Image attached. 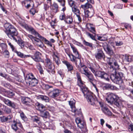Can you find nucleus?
I'll return each instance as SVG.
<instances>
[{"mask_svg":"<svg viewBox=\"0 0 133 133\" xmlns=\"http://www.w3.org/2000/svg\"><path fill=\"white\" fill-rule=\"evenodd\" d=\"M1 99L8 106L10 105V103L11 101L9 100L8 99L5 98L3 97H1Z\"/></svg>","mask_w":133,"mask_h":133,"instance_id":"obj_41","label":"nucleus"},{"mask_svg":"<svg viewBox=\"0 0 133 133\" xmlns=\"http://www.w3.org/2000/svg\"><path fill=\"white\" fill-rule=\"evenodd\" d=\"M46 67L48 69V71L51 74H54L55 73V71L54 70V68L52 64V63L46 64Z\"/></svg>","mask_w":133,"mask_h":133,"instance_id":"obj_18","label":"nucleus"},{"mask_svg":"<svg viewBox=\"0 0 133 133\" xmlns=\"http://www.w3.org/2000/svg\"><path fill=\"white\" fill-rule=\"evenodd\" d=\"M10 103V105H9V106L14 108L16 107V104L14 102L11 101Z\"/></svg>","mask_w":133,"mask_h":133,"instance_id":"obj_58","label":"nucleus"},{"mask_svg":"<svg viewBox=\"0 0 133 133\" xmlns=\"http://www.w3.org/2000/svg\"><path fill=\"white\" fill-rule=\"evenodd\" d=\"M31 81L28 82L30 85L32 87H34L37 84L38 81L36 78L34 79Z\"/></svg>","mask_w":133,"mask_h":133,"instance_id":"obj_30","label":"nucleus"},{"mask_svg":"<svg viewBox=\"0 0 133 133\" xmlns=\"http://www.w3.org/2000/svg\"><path fill=\"white\" fill-rule=\"evenodd\" d=\"M127 84L129 85L128 89L126 90L127 91L128 90L130 92L131 89L133 90V82L131 80H128L127 81Z\"/></svg>","mask_w":133,"mask_h":133,"instance_id":"obj_29","label":"nucleus"},{"mask_svg":"<svg viewBox=\"0 0 133 133\" xmlns=\"http://www.w3.org/2000/svg\"><path fill=\"white\" fill-rule=\"evenodd\" d=\"M99 104L101 108V109L102 111L105 115L108 116L112 115V113L109 109L106 107L105 104L102 102H99Z\"/></svg>","mask_w":133,"mask_h":133,"instance_id":"obj_9","label":"nucleus"},{"mask_svg":"<svg viewBox=\"0 0 133 133\" xmlns=\"http://www.w3.org/2000/svg\"><path fill=\"white\" fill-rule=\"evenodd\" d=\"M92 5L88 2H87L84 5H82L81 6V8L85 10L87 9L92 8Z\"/></svg>","mask_w":133,"mask_h":133,"instance_id":"obj_33","label":"nucleus"},{"mask_svg":"<svg viewBox=\"0 0 133 133\" xmlns=\"http://www.w3.org/2000/svg\"><path fill=\"white\" fill-rule=\"evenodd\" d=\"M15 51L14 52L16 53L18 56L21 58H24V55L23 53L17 51L16 50H15Z\"/></svg>","mask_w":133,"mask_h":133,"instance_id":"obj_44","label":"nucleus"},{"mask_svg":"<svg viewBox=\"0 0 133 133\" xmlns=\"http://www.w3.org/2000/svg\"><path fill=\"white\" fill-rule=\"evenodd\" d=\"M114 64L115 66V68H114V70H115V71H116V70H117L119 69V66L118 63L115 61H114Z\"/></svg>","mask_w":133,"mask_h":133,"instance_id":"obj_49","label":"nucleus"},{"mask_svg":"<svg viewBox=\"0 0 133 133\" xmlns=\"http://www.w3.org/2000/svg\"><path fill=\"white\" fill-rule=\"evenodd\" d=\"M3 54L6 57H8L9 56V53L8 50L5 49L4 50V51L3 52Z\"/></svg>","mask_w":133,"mask_h":133,"instance_id":"obj_54","label":"nucleus"},{"mask_svg":"<svg viewBox=\"0 0 133 133\" xmlns=\"http://www.w3.org/2000/svg\"><path fill=\"white\" fill-rule=\"evenodd\" d=\"M68 55L70 58V60L72 62H74L75 64H78L80 65H81V59L79 55L75 56L72 54H68Z\"/></svg>","mask_w":133,"mask_h":133,"instance_id":"obj_8","label":"nucleus"},{"mask_svg":"<svg viewBox=\"0 0 133 133\" xmlns=\"http://www.w3.org/2000/svg\"><path fill=\"white\" fill-rule=\"evenodd\" d=\"M73 12H74L75 14L80 13V11L78 9L77 6L75 5L71 7Z\"/></svg>","mask_w":133,"mask_h":133,"instance_id":"obj_39","label":"nucleus"},{"mask_svg":"<svg viewBox=\"0 0 133 133\" xmlns=\"http://www.w3.org/2000/svg\"><path fill=\"white\" fill-rule=\"evenodd\" d=\"M36 105L40 111H43V110H45V107L43 105L38 102H37L36 104Z\"/></svg>","mask_w":133,"mask_h":133,"instance_id":"obj_36","label":"nucleus"},{"mask_svg":"<svg viewBox=\"0 0 133 133\" xmlns=\"http://www.w3.org/2000/svg\"><path fill=\"white\" fill-rule=\"evenodd\" d=\"M68 3L71 7L75 5V1L72 0H68Z\"/></svg>","mask_w":133,"mask_h":133,"instance_id":"obj_46","label":"nucleus"},{"mask_svg":"<svg viewBox=\"0 0 133 133\" xmlns=\"http://www.w3.org/2000/svg\"><path fill=\"white\" fill-rule=\"evenodd\" d=\"M123 75L121 71H115V74H111L110 78L111 80L114 83L118 84H121L122 82V78Z\"/></svg>","mask_w":133,"mask_h":133,"instance_id":"obj_4","label":"nucleus"},{"mask_svg":"<svg viewBox=\"0 0 133 133\" xmlns=\"http://www.w3.org/2000/svg\"><path fill=\"white\" fill-rule=\"evenodd\" d=\"M28 37L32 41H34L36 40L37 37H35L33 36L32 35H28Z\"/></svg>","mask_w":133,"mask_h":133,"instance_id":"obj_59","label":"nucleus"},{"mask_svg":"<svg viewBox=\"0 0 133 133\" xmlns=\"http://www.w3.org/2000/svg\"><path fill=\"white\" fill-rule=\"evenodd\" d=\"M8 45L12 49V51L14 52L15 51V50H16V49L14 47L13 45L10 42L8 43Z\"/></svg>","mask_w":133,"mask_h":133,"instance_id":"obj_57","label":"nucleus"},{"mask_svg":"<svg viewBox=\"0 0 133 133\" xmlns=\"http://www.w3.org/2000/svg\"><path fill=\"white\" fill-rule=\"evenodd\" d=\"M21 101L23 104L27 106L30 107L31 106V104L30 103L31 101L30 98L25 97H22Z\"/></svg>","mask_w":133,"mask_h":133,"instance_id":"obj_13","label":"nucleus"},{"mask_svg":"<svg viewBox=\"0 0 133 133\" xmlns=\"http://www.w3.org/2000/svg\"><path fill=\"white\" fill-rule=\"evenodd\" d=\"M20 116L21 118L24 121L26 119V117L24 114V113L22 112L20 114Z\"/></svg>","mask_w":133,"mask_h":133,"instance_id":"obj_55","label":"nucleus"},{"mask_svg":"<svg viewBox=\"0 0 133 133\" xmlns=\"http://www.w3.org/2000/svg\"><path fill=\"white\" fill-rule=\"evenodd\" d=\"M75 121L78 127L82 129L84 127L85 123L83 121H81L80 118H77L75 119Z\"/></svg>","mask_w":133,"mask_h":133,"instance_id":"obj_16","label":"nucleus"},{"mask_svg":"<svg viewBox=\"0 0 133 133\" xmlns=\"http://www.w3.org/2000/svg\"><path fill=\"white\" fill-rule=\"evenodd\" d=\"M12 117L10 115H9L6 117L3 116L1 117V119L2 122H5L9 120Z\"/></svg>","mask_w":133,"mask_h":133,"instance_id":"obj_35","label":"nucleus"},{"mask_svg":"<svg viewBox=\"0 0 133 133\" xmlns=\"http://www.w3.org/2000/svg\"><path fill=\"white\" fill-rule=\"evenodd\" d=\"M86 26L88 30L92 33L93 34L96 35V31L95 28L93 27V24L90 23H87Z\"/></svg>","mask_w":133,"mask_h":133,"instance_id":"obj_14","label":"nucleus"},{"mask_svg":"<svg viewBox=\"0 0 133 133\" xmlns=\"http://www.w3.org/2000/svg\"><path fill=\"white\" fill-rule=\"evenodd\" d=\"M37 67L40 71V73H42L43 71V70L41 64L39 63L37 64Z\"/></svg>","mask_w":133,"mask_h":133,"instance_id":"obj_52","label":"nucleus"},{"mask_svg":"<svg viewBox=\"0 0 133 133\" xmlns=\"http://www.w3.org/2000/svg\"><path fill=\"white\" fill-rule=\"evenodd\" d=\"M133 59V56L126 55L123 61L125 62H130Z\"/></svg>","mask_w":133,"mask_h":133,"instance_id":"obj_28","label":"nucleus"},{"mask_svg":"<svg viewBox=\"0 0 133 133\" xmlns=\"http://www.w3.org/2000/svg\"><path fill=\"white\" fill-rule=\"evenodd\" d=\"M51 4H49L47 2H46V3H44V10L46 11L48 10L50 7V6H51Z\"/></svg>","mask_w":133,"mask_h":133,"instance_id":"obj_43","label":"nucleus"},{"mask_svg":"<svg viewBox=\"0 0 133 133\" xmlns=\"http://www.w3.org/2000/svg\"><path fill=\"white\" fill-rule=\"evenodd\" d=\"M85 75L88 78L89 81L92 83L94 80V76L90 72H88Z\"/></svg>","mask_w":133,"mask_h":133,"instance_id":"obj_26","label":"nucleus"},{"mask_svg":"<svg viewBox=\"0 0 133 133\" xmlns=\"http://www.w3.org/2000/svg\"><path fill=\"white\" fill-rule=\"evenodd\" d=\"M128 130L129 132L133 133V124H130L128 125Z\"/></svg>","mask_w":133,"mask_h":133,"instance_id":"obj_48","label":"nucleus"},{"mask_svg":"<svg viewBox=\"0 0 133 133\" xmlns=\"http://www.w3.org/2000/svg\"><path fill=\"white\" fill-rule=\"evenodd\" d=\"M52 56L53 58V61L55 62L57 66H58L60 63V61L59 58L54 52H53V54L52 55Z\"/></svg>","mask_w":133,"mask_h":133,"instance_id":"obj_19","label":"nucleus"},{"mask_svg":"<svg viewBox=\"0 0 133 133\" xmlns=\"http://www.w3.org/2000/svg\"><path fill=\"white\" fill-rule=\"evenodd\" d=\"M31 32L32 34L35 36L36 37H37L34 41L35 44L37 46L40 48H43L44 45L41 41H44V39L43 38H44L41 36L35 29Z\"/></svg>","mask_w":133,"mask_h":133,"instance_id":"obj_5","label":"nucleus"},{"mask_svg":"<svg viewBox=\"0 0 133 133\" xmlns=\"http://www.w3.org/2000/svg\"><path fill=\"white\" fill-rule=\"evenodd\" d=\"M39 118L38 117L35 116L32 118V120L34 122H36L39 123Z\"/></svg>","mask_w":133,"mask_h":133,"instance_id":"obj_47","label":"nucleus"},{"mask_svg":"<svg viewBox=\"0 0 133 133\" xmlns=\"http://www.w3.org/2000/svg\"><path fill=\"white\" fill-rule=\"evenodd\" d=\"M71 48L72 49L73 52L75 54V56H76L79 55V53L76 48L72 44H71L70 45Z\"/></svg>","mask_w":133,"mask_h":133,"instance_id":"obj_40","label":"nucleus"},{"mask_svg":"<svg viewBox=\"0 0 133 133\" xmlns=\"http://www.w3.org/2000/svg\"><path fill=\"white\" fill-rule=\"evenodd\" d=\"M4 111L7 114H9L11 112V109L8 107L6 108Z\"/></svg>","mask_w":133,"mask_h":133,"instance_id":"obj_56","label":"nucleus"},{"mask_svg":"<svg viewBox=\"0 0 133 133\" xmlns=\"http://www.w3.org/2000/svg\"><path fill=\"white\" fill-rule=\"evenodd\" d=\"M58 5L56 3H54L52 4H51L50 7V9L53 10L55 13L58 11Z\"/></svg>","mask_w":133,"mask_h":133,"instance_id":"obj_25","label":"nucleus"},{"mask_svg":"<svg viewBox=\"0 0 133 133\" xmlns=\"http://www.w3.org/2000/svg\"><path fill=\"white\" fill-rule=\"evenodd\" d=\"M18 22L20 25L22 27L26 29L27 30L30 32H31L34 29L32 27L28 26L25 22L24 19H22L20 17L17 18Z\"/></svg>","mask_w":133,"mask_h":133,"instance_id":"obj_6","label":"nucleus"},{"mask_svg":"<svg viewBox=\"0 0 133 133\" xmlns=\"http://www.w3.org/2000/svg\"><path fill=\"white\" fill-rule=\"evenodd\" d=\"M59 18L61 20H63L65 19V15L63 14L60 16Z\"/></svg>","mask_w":133,"mask_h":133,"instance_id":"obj_64","label":"nucleus"},{"mask_svg":"<svg viewBox=\"0 0 133 133\" xmlns=\"http://www.w3.org/2000/svg\"><path fill=\"white\" fill-rule=\"evenodd\" d=\"M4 27L6 30L5 32L8 36L11 39L16 41L15 36L17 35L18 32L16 29L9 23L5 24Z\"/></svg>","mask_w":133,"mask_h":133,"instance_id":"obj_2","label":"nucleus"},{"mask_svg":"<svg viewBox=\"0 0 133 133\" xmlns=\"http://www.w3.org/2000/svg\"><path fill=\"white\" fill-rule=\"evenodd\" d=\"M116 108L119 109H121L123 107V105L122 103V102L119 98L115 101L113 104Z\"/></svg>","mask_w":133,"mask_h":133,"instance_id":"obj_17","label":"nucleus"},{"mask_svg":"<svg viewBox=\"0 0 133 133\" xmlns=\"http://www.w3.org/2000/svg\"><path fill=\"white\" fill-rule=\"evenodd\" d=\"M28 46L27 47V48H29L30 50H32L34 49V48L33 46L30 44H28Z\"/></svg>","mask_w":133,"mask_h":133,"instance_id":"obj_63","label":"nucleus"},{"mask_svg":"<svg viewBox=\"0 0 133 133\" xmlns=\"http://www.w3.org/2000/svg\"><path fill=\"white\" fill-rule=\"evenodd\" d=\"M89 68L96 77H99L101 79H103L107 81H109V75L104 72L99 70L95 71V69L91 66L89 67Z\"/></svg>","mask_w":133,"mask_h":133,"instance_id":"obj_3","label":"nucleus"},{"mask_svg":"<svg viewBox=\"0 0 133 133\" xmlns=\"http://www.w3.org/2000/svg\"><path fill=\"white\" fill-rule=\"evenodd\" d=\"M85 34L88 37L90 38L93 40L95 41H96L95 38V37L96 35H95L94 34L92 35L88 32H86L85 33Z\"/></svg>","mask_w":133,"mask_h":133,"instance_id":"obj_38","label":"nucleus"},{"mask_svg":"<svg viewBox=\"0 0 133 133\" xmlns=\"http://www.w3.org/2000/svg\"><path fill=\"white\" fill-rule=\"evenodd\" d=\"M17 123L16 122L14 121L11 125L12 129L15 131H17L19 129L17 127L18 126Z\"/></svg>","mask_w":133,"mask_h":133,"instance_id":"obj_37","label":"nucleus"},{"mask_svg":"<svg viewBox=\"0 0 133 133\" xmlns=\"http://www.w3.org/2000/svg\"><path fill=\"white\" fill-rule=\"evenodd\" d=\"M65 21L68 24H71L73 22L72 18L70 16H66Z\"/></svg>","mask_w":133,"mask_h":133,"instance_id":"obj_34","label":"nucleus"},{"mask_svg":"<svg viewBox=\"0 0 133 133\" xmlns=\"http://www.w3.org/2000/svg\"><path fill=\"white\" fill-rule=\"evenodd\" d=\"M41 54L38 51H36L32 58L36 62H41L43 63L44 61L41 58Z\"/></svg>","mask_w":133,"mask_h":133,"instance_id":"obj_10","label":"nucleus"},{"mask_svg":"<svg viewBox=\"0 0 133 133\" xmlns=\"http://www.w3.org/2000/svg\"><path fill=\"white\" fill-rule=\"evenodd\" d=\"M107 59V62L108 64L110 66H111L110 68L112 69H114V67L113 66H112V64L114 62V60L111 58H109L108 57H106L105 59Z\"/></svg>","mask_w":133,"mask_h":133,"instance_id":"obj_24","label":"nucleus"},{"mask_svg":"<svg viewBox=\"0 0 133 133\" xmlns=\"http://www.w3.org/2000/svg\"><path fill=\"white\" fill-rule=\"evenodd\" d=\"M104 87L106 89H110L111 90H114L115 88V87L114 85L109 84H106Z\"/></svg>","mask_w":133,"mask_h":133,"instance_id":"obj_42","label":"nucleus"},{"mask_svg":"<svg viewBox=\"0 0 133 133\" xmlns=\"http://www.w3.org/2000/svg\"><path fill=\"white\" fill-rule=\"evenodd\" d=\"M124 26L125 28L126 29H127L128 28H131V27L130 25L128 23H124Z\"/></svg>","mask_w":133,"mask_h":133,"instance_id":"obj_62","label":"nucleus"},{"mask_svg":"<svg viewBox=\"0 0 133 133\" xmlns=\"http://www.w3.org/2000/svg\"><path fill=\"white\" fill-rule=\"evenodd\" d=\"M69 105H70L71 108L72 107L75 106V102L72 101H70L69 102Z\"/></svg>","mask_w":133,"mask_h":133,"instance_id":"obj_60","label":"nucleus"},{"mask_svg":"<svg viewBox=\"0 0 133 133\" xmlns=\"http://www.w3.org/2000/svg\"><path fill=\"white\" fill-rule=\"evenodd\" d=\"M16 42H17L18 44L21 46L22 48H23L24 47V44L23 42L21 41V40H18L17 41V40Z\"/></svg>","mask_w":133,"mask_h":133,"instance_id":"obj_51","label":"nucleus"},{"mask_svg":"<svg viewBox=\"0 0 133 133\" xmlns=\"http://www.w3.org/2000/svg\"><path fill=\"white\" fill-rule=\"evenodd\" d=\"M40 115L41 116L45 118H48L50 117L49 112L45 110L41 111H40Z\"/></svg>","mask_w":133,"mask_h":133,"instance_id":"obj_20","label":"nucleus"},{"mask_svg":"<svg viewBox=\"0 0 133 133\" xmlns=\"http://www.w3.org/2000/svg\"><path fill=\"white\" fill-rule=\"evenodd\" d=\"M38 98L44 101L45 102H49V98L45 95H40L37 97Z\"/></svg>","mask_w":133,"mask_h":133,"instance_id":"obj_27","label":"nucleus"},{"mask_svg":"<svg viewBox=\"0 0 133 133\" xmlns=\"http://www.w3.org/2000/svg\"><path fill=\"white\" fill-rule=\"evenodd\" d=\"M88 68L85 66H84L80 68L79 71L82 74L85 75L88 72Z\"/></svg>","mask_w":133,"mask_h":133,"instance_id":"obj_31","label":"nucleus"},{"mask_svg":"<svg viewBox=\"0 0 133 133\" xmlns=\"http://www.w3.org/2000/svg\"><path fill=\"white\" fill-rule=\"evenodd\" d=\"M103 48L107 53L110 56L113 55L114 54V52L107 45L104 47Z\"/></svg>","mask_w":133,"mask_h":133,"instance_id":"obj_15","label":"nucleus"},{"mask_svg":"<svg viewBox=\"0 0 133 133\" xmlns=\"http://www.w3.org/2000/svg\"><path fill=\"white\" fill-rule=\"evenodd\" d=\"M76 76L77 79V84L80 87L84 96H86V98L88 102L92 105H94L95 102V99L93 96L92 94L89 92L88 88L86 87L82 81L80 74L76 73Z\"/></svg>","mask_w":133,"mask_h":133,"instance_id":"obj_1","label":"nucleus"},{"mask_svg":"<svg viewBox=\"0 0 133 133\" xmlns=\"http://www.w3.org/2000/svg\"><path fill=\"white\" fill-rule=\"evenodd\" d=\"M0 45L3 51L6 49L7 45L6 44L2 43L0 44Z\"/></svg>","mask_w":133,"mask_h":133,"instance_id":"obj_53","label":"nucleus"},{"mask_svg":"<svg viewBox=\"0 0 133 133\" xmlns=\"http://www.w3.org/2000/svg\"><path fill=\"white\" fill-rule=\"evenodd\" d=\"M30 12L31 14L33 15H34L35 14L36 12V10L35 9H31L30 10Z\"/></svg>","mask_w":133,"mask_h":133,"instance_id":"obj_61","label":"nucleus"},{"mask_svg":"<svg viewBox=\"0 0 133 133\" xmlns=\"http://www.w3.org/2000/svg\"><path fill=\"white\" fill-rule=\"evenodd\" d=\"M97 50V53L95 55L96 58L98 59H101L102 58L104 59V60L105 59L106 57H105L103 52L102 50L98 49Z\"/></svg>","mask_w":133,"mask_h":133,"instance_id":"obj_12","label":"nucleus"},{"mask_svg":"<svg viewBox=\"0 0 133 133\" xmlns=\"http://www.w3.org/2000/svg\"><path fill=\"white\" fill-rule=\"evenodd\" d=\"M61 92V91L58 89H55L49 92L48 95L50 97L54 98L59 95Z\"/></svg>","mask_w":133,"mask_h":133,"instance_id":"obj_11","label":"nucleus"},{"mask_svg":"<svg viewBox=\"0 0 133 133\" xmlns=\"http://www.w3.org/2000/svg\"><path fill=\"white\" fill-rule=\"evenodd\" d=\"M85 15V17H91L93 15L94 12L93 10H91V11L87 10L84 11Z\"/></svg>","mask_w":133,"mask_h":133,"instance_id":"obj_23","label":"nucleus"},{"mask_svg":"<svg viewBox=\"0 0 133 133\" xmlns=\"http://www.w3.org/2000/svg\"><path fill=\"white\" fill-rule=\"evenodd\" d=\"M83 44L86 46H88L90 48H92V43H90L86 41L85 40H84L83 41Z\"/></svg>","mask_w":133,"mask_h":133,"instance_id":"obj_45","label":"nucleus"},{"mask_svg":"<svg viewBox=\"0 0 133 133\" xmlns=\"http://www.w3.org/2000/svg\"><path fill=\"white\" fill-rule=\"evenodd\" d=\"M59 3L60 5L63 8L62 9V10L64 11L66 9V7L65 6V0H56Z\"/></svg>","mask_w":133,"mask_h":133,"instance_id":"obj_32","label":"nucleus"},{"mask_svg":"<svg viewBox=\"0 0 133 133\" xmlns=\"http://www.w3.org/2000/svg\"><path fill=\"white\" fill-rule=\"evenodd\" d=\"M119 98L117 96L113 93H111L108 94V97L106 98V99L108 103L113 104Z\"/></svg>","mask_w":133,"mask_h":133,"instance_id":"obj_7","label":"nucleus"},{"mask_svg":"<svg viewBox=\"0 0 133 133\" xmlns=\"http://www.w3.org/2000/svg\"><path fill=\"white\" fill-rule=\"evenodd\" d=\"M44 39V41L45 42L46 44H47L48 46H49L50 47H52V44L50 41L47 40L45 38H43Z\"/></svg>","mask_w":133,"mask_h":133,"instance_id":"obj_50","label":"nucleus"},{"mask_svg":"<svg viewBox=\"0 0 133 133\" xmlns=\"http://www.w3.org/2000/svg\"><path fill=\"white\" fill-rule=\"evenodd\" d=\"M36 78L33 74L32 73H29L27 74L25 78V80L27 82L34 79Z\"/></svg>","mask_w":133,"mask_h":133,"instance_id":"obj_21","label":"nucleus"},{"mask_svg":"<svg viewBox=\"0 0 133 133\" xmlns=\"http://www.w3.org/2000/svg\"><path fill=\"white\" fill-rule=\"evenodd\" d=\"M62 62L66 66L68 71H71L73 70V66L69 62L65 61H63Z\"/></svg>","mask_w":133,"mask_h":133,"instance_id":"obj_22","label":"nucleus"}]
</instances>
